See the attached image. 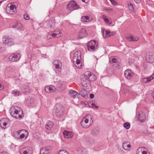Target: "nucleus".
Wrapping results in <instances>:
<instances>
[{
  "mask_svg": "<svg viewBox=\"0 0 154 154\" xmlns=\"http://www.w3.org/2000/svg\"><path fill=\"white\" fill-rule=\"evenodd\" d=\"M96 79L95 75L89 71L86 72L85 74L81 77V82L83 86H86L90 81H94Z\"/></svg>",
  "mask_w": 154,
  "mask_h": 154,
  "instance_id": "obj_1",
  "label": "nucleus"
},
{
  "mask_svg": "<svg viewBox=\"0 0 154 154\" xmlns=\"http://www.w3.org/2000/svg\"><path fill=\"white\" fill-rule=\"evenodd\" d=\"M10 114L13 117L19 119H21L23 116L22 109L20 107L16 106L11 107Z\"/></svg>",
  "mask_w": 154,
  "mask_h": 154,
  "instance_id": "obj_2",
  "label": "nucleus"
},
{
  "mask_svg": "<svg viewBox=\"0 0 154 154\" xmlns=\"http://www.w3.org/2000/svg\"><path fill=\"white\" fill-rule=\"evenodd\" d=\"M93 116L90 114H88L84 117L80 122L82 127L84 128H88L93 122Z\"/></svg>",
  "mask_w": 154,
  "mask_h": 154,
  "instance_id": "obj_3",
  "label": "nucleus"
},
{
  "mask_svg": "<svg viewBox=\"0 0 154 154\" xmlns=\"http://www.w3.org/2000/svg\"><path fill=\"white\" fill-rule=\"evenodd\" d=\"M81 53L80 51H77L74 54L72 61L76 68L80 69L82 68V64L80 63L81 60Z\"/></svg>",
  "mask_w": 154,
  "mask_h": 154,
  "instance_id": "obj_4",
  "label": "nucleus"
},
{
  "mask_svg": "<svg viewBox=\"0 0 154 154\" xmlns=\"http://www.w3.org/2000/svg\"><path fill=\"white\" fill-rule=\"evenodd\" d=\"M64 109L62 105L59 103L57 104L56 106L55 113L57 117H60L63 114Z\"/></svg>",
  "mask_w": 154,
  "mask_h": 154,
  "instance_id": "obj_5",
  "label": "nucleus"
},
{
  "mask_svg": "<svg viewBox=\"0 0 154 154\" xmlns=\"http://www.w3.org/2000/svg\"><path fill=\"white\" fill-rule=\"evenodd\" d=\"M88 49L90 51H96L97 48L98 43L95 40H92L88 42L87 44Z\"/></svg>",
  "mask_w": 154,
  "mask_h": 154,
  "instance_id": "obj_6",
  "label": "nucleus"
},
{
  "mask_svg": "<svg viewBox=\"0 0 154 154\" xmlns=\"http://www.w3.org/2000/svg\"><path fill=\"white\" fill-rule=\"evenodd\" d=\"M79 8V6L74 1H72L69 2L66 7L67 9L69 11H73Z\"/></svg>",
  "mask_w": 154,
  "mask_h": 154,
  "instance_id": "obj_7",
  "label": "nucleus"
},
{
  "mask_svg": "<svg viewBox=\"0 0 154 154\" xmlns=\"http://www.w3.org/2000/svg\"><path fill=\"white\" fill-rule=\"evenodd\" d=\"M16 7L15 5L14 4L9 5H7L6 7V10L7 13L12 14L16 11Z\"/></svg>",
  "mask_w": 154,
  "mask_h": 154,
  "instance_id": "obj_8",
  "label": "nucleus"
},
{
  "mask_svg": "<svg viewBox=\"0 0 154 154\" xmlns=\"http://www.w3.org/2000/svg\"><path fill=\"white\" fill-rule=\"evenodd\" d=\"M53 64L55 66V70L56 72H59L62 66L61 61L58 60H56L54 61Z\"/></svg>",
  "mask_w": 154,
  "mask_h": 154,
  "instance_id": "obj_9",
  "label": "nucleus"
},
{
  "mask_svg": "<svg viewBox=\"0 0 154 154\" xmlns=\"http://www.w3.org/2000/svg\"><path fill=\"white\" fill-rule=\"evenodd\" d=\"M111 64L114 67L119 68L120 67V63L117 59L113 57H111L110 58Z\"/></svg>",
  "mask_w": 154,
  "mask_h": 154,
  "instance_id": "obj_10",
  "label": "nucleus"
},
{
  "mask_svg": "<svg viewBox=\"0 0 154 154\" xmlns=\"http://www.w3.org/2000/svg\"><path fill=\"white\" fill-rule=\"evenodd\" d=\"M20 57L21 55L19 54H15L10 55L8 59L10 61L14 62L18 60Z\"/></svg>",
  "mask_w": 154,
  "mask_h": 154,
  "instance_id": "obj_11",
  "label": "nucleus"
},
{
  "mask_svg": "<svg viewBox=\"0 0 154 154\" xmlns=\"http://www.w3.org/2000/svg\"><path fill=\"white\" fill-rule=\"evenodd\" d=\"M2 41L4 44H7L8 46H11L13 44L12 40L8 36H5L2 38Z\"/></svg>",
  "mask_w": 154,
  "mask_h": 154,
  "instance_id": "obj_12",
  "label": "nucleus"
},
{
  "mask_svg": "<svg viewBox=\"0 0 154 154\" xmlns=\"http://www.w3.org/2000/svg\"><path fill=\"white\" fill-rule=\"evenodd\" d=\"M101 31L104 38L109 37L115 34L114 32H111L109 30H106L103 29H102Z\"/></svg>",
  "mask_w": 154,
  "mask_h": 154,
  "instance_id": "obj_13",
  "label": "nucleus"
},
{
  "mask_svg": "<svg viewBox=\"0 0 154 154\" xmlns=\"http://www.w3.org/2000/svg\"><path fill=\"white\" fill-rule=\"evenodd\" d=\"M32 152L31 149L28 147H24L20 150L21 154H32Z\"/></svg>",
  "mask_w": 154,
  "mask_h": 154,
  "instance_id": "obj_14",
  "label": "nucleus"
},
{
  "mask_svg": "<svg viewBox=\"0 0 154 154\" xmlns=\"http://www.w3.org/2000/svg\"><path fill=\"white\" fill-rule=\"evenodd\" d=\"M9 120L7 119H2L0 120V125L1 128L3 129L6 128V126L9 124Z\"/></svg>",
  "mask_w": 154,
  "mask_h": 154,
  "instance_id": "obj_15",
  "label": "nucleus"
},
{
  "mask_svg": "<svg viewBox=\"0 0 154 154\" xmlns=\"http://www.w3.org/2000/svg\"><path fill=\"white\" fill-rule=\"evenodd\" d=\"M133 75V73L131 70L127 69L124 72V75L128 79H130Z\"/></svg>",
  "mask_w": 154,
  "mask_h": 154,
  "instance_id": "obj_16",
  "label": "nucleus"
},
{
  "mask_svg": "<svg viewBox=\"0 0 154 154\" xmlns=\"http://www.w3.org/2000/svg\"><path fill=\"white\" fill-rule=\"evenodd\" d=\"M139 121L141 122H145L146 119V116L144 112H140L139 113L138 117Z\"/></svg>",
  "mask_w": 154,
  "mask_h": 154,
  "instance_id": "obj_17",
  "label": "nucleus"
},
{
  "mask_svg": "<svg viewBox=\"0 0 154 154\" xmlns=\"http://www.w3.org/2000/svg\"><path fill=\"white\" fill-rule=\"evenodd\" d=\"M56 90V88L52 85L46 86L45 87V91L48 93L53 92L55 91Z\"/></svg>",
  "mask_w": 154,
  "mask_h": 154,
  "instance_id": "obj_18",
  "label": "nucleus"
},
{
  "mask_svg": "<svg viewBox=\"0 0 154 154\" xmlns=\"http://www.w3.org/2000/svg\"><path fill=\"white\" fill-rule=\"evenodd\" d=\"M87 35L86 30L84 29H81L79 32L78 39H81L85 37Z\"/></svg>",
  "mask_w": 154,
  "mask_h": 154,
  "instance_id": "obj_19",
  "label": "nucleus"
},
{
  "mask_svg": "<svg viewBox=\"0 0 154 154\" xmlns=\"http://www.w3.org/2000/svg\"><path fill=\"white\" fill-rule=\"evenodd\" d=\"M50 152V150L48 147H42L40 150V154H49Z\"/></svg>",
  "mask_w": 154,
  "mask_h": 154,
  "instance_id": "obj_20",
  "label": "nucleus"
},
{
  "mask_svg": "<svg viewBox=\"0 0 154 154\" xmlns=\"http://www.w3.org/2000/svg\"><path fill=\"white\" fill-rule=\"evenodd\" d=\"M145 149H146L144 147H139L137 151V154H149L145 151Z\"/></svg>",
  "mask_w": 154,
  "mask_h": 154,
  "instance_id": "obj_21",
  "label": "nucleus"
},
{
  "mask_svg": "<svg viewBox=\"0 0 154 154\" xmlns=\"http://www.w3.org/2000/svg\"><path fill=\"white\" fill-rule=\"evenodd\" d=\"M68 94L71 97L73 98L78 97L79 95V93L77 92L72 90H70Z\"/></svg>",
  "mask_w": 154,
  "mask_h": 154,
  "instance_id": "obj_22",
  "label": "nucleus"
},
{
  "mask_svg": "<svg viewBox=\"0 0 154 154\" xmlns=\"http://www.w3.org/2000/svg\"><path fill=\"white\" fill-rule=\"evenodd\" d=\"M146 61L150 63H151L154 61V58L151 53H149L146 57Z\"/></svg>",
  "mask_w": 154,
  "mask_h": 154,
  "instance_id": "obj_23",
  "label": "nucleus"
},
{
  "mask_svg": "<svg viewBox=\"0 0 154 154\" xmlns=\"http://www.w3.org/2000/svg\"><path fill=\"white\" fill-rule=\"evenodd\" d=\"M54 33H51V36L53 37H59L61 36V32L59 29H57L55 30Z\"/></svg>",
  "mask_w": 154,
  "mask_h": 154,
  "instance_id": "obj_24",
  "label": "nucleus"
},
{
  "mask_svg": "<svg viewBox=\"0 0 154 154\" xmlns=\"http://www.w3.org/2000/svg\"><path fill=\"white\" fill-rule=\"evenodd\" d=\"M47 24L49 28H52L55 25L54 20L53 18H51L48 21H47Z\"/></svg>",
  "mask_w": 154,
  "mask_h": 154,
  "instance_id": "obj_25",
  "label": "nucleus"
},
{
  "mask_svg": "<svg viewBox=\"0 0 154 154\" xmlns=\"http://www.w3.org/2000/svg\"><path fill=\"white\" fill-rule=\"evenodd\" d=\"M154 78V73H153L151 76L147 78H143L142 82L144 83H147L150 82Z\"/></svg>",
  "mask_w": 154,
  "mask_h": 154,
  "instance_id": "obj_26",
  "label": "nucleus"
},
{
  "mask_svg": "<svg viewBox=\"0 0 154 154\" xmlns=\"http://www.w3.org/2000/svg\"><path fill=\"white\" fill-rule=\"evenodd\" d=\"M33 101L34 100L32 97H28L26 98V105L30 106L32 105Z\"/></svg>",
  "mask_w": 154,
  "mask_h": 154,
  "instance_id": "obj_27",
  "label": "nucleus"
},
{
  "mask_svg": "<svg viewBox=\"0 0 154 154\" xmlns=\"http://www.w3.org/2000/svg\"><path fill=\"white\" fill-rule=\"evenodd\" d=\"M122 146L125 150H130L129 148L131 147V146L128 142L125 141L123 144Z\"/></svg>",
  "mask_w": 154,
  "mask_h": 154,
  "instance_id": "obj_28",
  "label": "nucleus"
},
{
  "mask_svg": "<svg viewBox=\"0 0 154 154\" xmlns=\"http://www.w3.org/2000/svg\"><path fill=\"white\" fill-rule=\"evenodd\" d=\"M63 134L65 138H71L73 136V134L71 132H68L66 131H65L63 132Z\"/></svg>",
  "mask_w": 154,
  "mask_h": 154,
  "instance_id": "obj_29",
  "label": "nucleus"
},
{
  "mask_svg": "<svg viewBox=\"0 0 154 154\" xmlns=\"http://www.w3.org/2000/svg\"><path fill=\"white\" fill-rule=\"evenodd\" d=\"M53 125V124L52 122L49 121L46 124L45 127L48 130H50L52 128Z\"/></svg>",
  "mask_w": 154,
  "mask_h": 154,
  "instance_id": "obj_30",
  "label": "nucleus"
},
{
  "mask_svg": "<svg viewBox=\"0 0 154 154\" xmlns=\"http://www.w3.org/2000/svg\"><path fill=\"white\" fill-rule=\"evenodd\" d=\"M13 28H15L18 30H20L22 29V26L20 23H17L13 26Z\"/></svg>",
  "mask_w": 154,
  "mask_h": 154,
  "instance_id": "obj_31",
  "label": "nucleus"
},
{
  "mask_svg": "<svg viewBox=\"0 0 154 154\" xmlns=\"http://www.w3.org/2000/svg\"><path fill=\"white\" fill-rule=\"evenodd\" d=\"M79 95L80 94L83 97H85L86 95V91L84 89L81 88L79 91Z\"/></svg>",
  "mask_w": 154,
  "mask_h": 154,
  "instance_id": "obj_32",
  "label": "nucleus"
},
{
  "mask_svg": "<svg viewBox=\"0 0 154 154\" xmlns=\"http://www.w3.org/2000/svg\"><path fill=\"white\" fill-rule=\"evenodd\" d=\"M23 92L25 94L30 93V90L28 86H25L23 87Z\"/></svg>",
  "mask_w": 154,
  "mask_h": 154,
  "instance_id": "obj_33",
  "label": "nucleus"
},
{
  "mask_svg": "<svg viewBox=\"0 0 154 154\" xmlns=\"http://www.w3.org/2000/svg\"><path fill=\"white\" fill-rule=\"evenodd\" d=\"M81 21L83 22H88L89 21V17L88 16H83L82 17Z\"/></svg>",
  "mask_w": 154,
  "mask_h": 154,
  "instance_id": "obj_34",
  "label": "nucleus"
},
{
  "mask_svg": "<svg viewBox=\"0 0 154 154\" xmlns=\"http://www.w3.org/2000/svg\"><path fill=\"white\" fill-rule=\"evenodd\" d=\"M127 38L130 41H136L138 40L137 38H134L131 36H128L127 37Z\"/></svg>",
  "mask_w": 154,
  "mask_h": 154,
  "instance_id": "obj_35",
  "label": "nucleus"
},
{
  "mask_svg": "<svg viewBox=\"0 0 154 154\" xmlns=\"http://www.w3.org/2000/svg\"><path fill=\"white\" fill-rule=\"evenodd\" d=\"M12 93L14 96H18L19 95L20 92L17 90H14L12 91Z\"/></svg>",
  "mask_w": 154,
  "mask_h": 154,
  "instance_id": "obj_36",
  "label": "nucleus"
},
{
  "mask_svg": "<svg viewBox=\"0 0 154 154\" xmlns=\"http://www.w3.org/2000/svg\"><path fill=\"white\" fill-rule=\"evenodd\" d=\"M128 6L129 10L131 11H134V8L133 7V5L130 3H128Z\"/></svg>",
  "mask_w": 154,
  "mask_h": 154,
  "instance_id": "obj_37",
  "label": "nucleus"
},
{
  "mask_svg": "<svg viewBox=\"0 0 154 154\" xmlns=\"http://www.w3.org/2000/svg\"><path fill=\"white\" fill-rule=\"evenodd\" d=\"M123 126L126 129H129L130 127V124L129 123L126 122L124 124Z\"/></svg>",
  "mask_w": 154,
  "mask_h": 154,
  "instance_id": "obj_38",
  "label": "nucleus"
},
{
  "mask_svg": "<svg viewBox=\"0 0 154 154\" xmlns=\"http://www.w3.org/2000/svg\"><path fill=\"white\" fill-rule=\"evenodd\" d=\"M92 133L94 135H96L99 132V130L97 128H94L92 131Z\"/></svg>",
  "mask_w": 154,
  "mask_h": 154,
  "instance_id": "obj_39",
  "label": "nucleus"
},
{
  "mask_svg": "<svg viewBox=\"0 0 154 154\" xmlns=\"http://www.w3.org/2000/svg\"><path fill=\"white\" fill-rule=\"evenodd\" d=\"M102 18L104 20V21L106 22L107 23H109V21L108 19L106 17V16L104 15H103L102 17Z\"/></svg>",
  "mask_w": 154,
  "mask_h": 154,
  "instance_id": "obj_40",
  "label": "nucleus"
},
{
  "mask_svg": "<svg viewBox=\"0 0 154 154\" xmlns=\"http://www.w3.org/2000/svg\"><path fill=\"white\" fill-rule=\"evenodd\" d=\"M63 83V82L61 80H59L57 82V84L58 86H59L60 88H61V86H62Z\"/></svg>",
  "mask_w": 154,
  "mask_h": 154,
  "instance_id": "obj_41",
  "label": "nucleus"
},
{
  "mask_svg": "<svg viewBox=\"0 0 154 154\" xmlns=\"http://www.w3.org/2000/svg\"><path fill=\"white\" fill-rule=\"evenodd\" d=\"M21 131H23V132H25L26 134V136H28V132L25 130H20V131H19L18 132V134H19V133H20L21 132Z\"/></svg>",
  "mask_w": 154,
  "mask_h": 154,
  "instance_id": "obj_42",
  "label": "nucleus"
},
{
  "mask_svg": "<svg viewBox=\"0 0 154 154\" xmlns=\"http://www.w3.org/2000/svg\"><path fill=\"white\" fill-rule=\"evenodd\" d=\"M87 141L89 143H91L92 142H93V139L90 137H88Z\"/></svg>",
  "mask_w": 154,
  "mask_h": 154,
  "instance_id": "obj_43",
  "label": "nucleus"
},
{
  "mask_svg": "<svg viewBox=\"0 0 154 154\" xmlns=\"http://www.w3.org/2000/svg\"><path fill=\"white\" fill-rule=\"evenodd\" d=\"M23 17L26 20H28L29 19V17L27 14H24Z\"/></svg>",
  "mask_w": 154,
  "mask_h": 154,
  "instance_id": "obj_44",
  "label": "nucleus"
},
{
  "mask_svg": "<svg viewBox=\"0 0 154 154\" xmlns=\"http://www.w3.org/2000/svg\"><path fill=\"white\" fill-rule=\"evenodd\" d=\"M53 37H52L51 36V34H48L47 36V38L48 39H50L51 38H52Z\"/></svg>",
  "mask_w": 154,
  "mask_h": 154,
  "instance_id": "obj_45",
  "label": "nucleus"
},
{
  "mask_svg": "<svg viewBox=\"0 0 154 154\" xmlns=\"http://www.w3.org/2000/svg\"><path fill=\"white\" fill-rule=\"evenodd\" d=\"M91 107L93 108H95L96 109H97L98 108V106H96L95 104L93 103H91Z\"/></svg>",
  "mask_w": 154,
  "mask_h": 154,
  "instance_id": "obj_46",
  "label": "nucleus"
},
{
  "mask_svg": "<svg viewBox=\"0 0 154 154\" xmlns=\"http://www.w3.org/2000/svg\"><path fill=\"white\" fill-rule=\"evenodd\" d=\"M112 4L113 5H115L117 4L116 2L113 0H109Z\"/></svg>",
  "mask_w": 154,
  "mask_h": 154,
  "instance_id": "obj_47",
  "label": "nucleus"
},
{
  "mask_svg": "<svg viewBox=\"0 0 154 154\" xmlns=\"http://www.w3.org/2000/svg\"><path fill=\"white\" fill-rule=\"evenodd\" d=\"M25 136V134L24 133H23L22 134H21L20 136V138H19V139L20 138H21V139H23V138Z\"/></svg>",
  "mask_w": 154,
  "mask_h": 154,
  "instance_id": "obj_48",
  "label": "nucleus"
},
{
  "mask_svg": "<svg viewBox=\"0 0 154 154\" xmlns=\"http://www.w3.org/2000/svg\"><path fill=\"white\" fill-rule=\"evenodd\" d=\"M60 152H63L64 154H69L66 151L64 150H60Z\"/></svg>",
  "mask_w": 154,
  "mask_h": 154,
  "instance_id": "obj_49",
  "label": "nucleus"
},
{
  "mask_svg": "<svg viewBox=\"0 0 154 154\" xmlns=\"http://www.w3.org/2000/svg\"><path fill=\"white\" fill-rule=\"evenodd\" d=\"M94 97V95L93 94H90V97L91 99H93Z\"/></svg>",
  "mask_w": 154,
  "mask_h": 154,
  "instance_id": "obj_50",
  "label": "nucleus"
},
{
  "mask_svg": "<svg viewBox=\"0 0 154 154\" xmlns=\"http://www.w3.org/2000/svg\"><path fill=\"white\" fill-rule=\"evenodd\" d=\"M82 1L86 3H87L89 2V0H82Z\"/></svg>",
  "mask_w": 154,
  "mask_h": 154,
  "instance_id": "obj_51",
  "label": "nucleus"
},
{
  "mask_svg": "<svg viewBox=\"0 0 154 154\" xmlns=\"http://www.w3.org/2000/svg\"><path fill=\"white\" fill-rule=\"evenodd\" d=\"M0 154H8V153L7 152H0Z\"/></svg>",
  "mask_w": 154,
  "mask_h": 154,
  "instance_id": "obj_52",
  "label": "nucleus"
},
{
  "mask_svg": "<svg viewBox=\"0 0 154 154\" xmlns=\"http://www.w3.org/2000/svg\"><path fill=\"white\" fill-rule=\"evenodd\" d=\"M134 1L137 3H139L140 1V0H134Z\"/></svg>",
  "mask_w": 154,
  "mask_h": 154,
  "instance_id": "obj_53",
  "label": "nucleus"
},
{
  "mask_svg": "<svg viewBox=\"0 0 154 154\" xmlns=\"http://www.w3.org/2000/svg\"><path fill=\"white\" fill-rule=\"evenodd\" d=\"M3 88V87L2 86V85L0 84V91L2 90Z\"/></svg>",
  "mask_w": 154,
  "mask_h": 154,
  "instance_id": "obj_54",
  "label": "nucleus"
},
{
  "mask_svg": "<svg viewBox=\"0 0 154 154\" xmlns=\"http://www.w3.org/2000/svg\"><path fill=\"white\" fill-rule=\"evenodd\" d=\"M152 96L153 97L154 99V91H153L152 94Z\"/></svg>",
  "mask_w": 154,
  "mask_h": 154,
  "instance_id": "obj_55",
  "label": "nucleus"
},
{
  "mask_svg": "<svg viewBox=\"0 0 154 154\" xmlns=\"http://www.w3.org/2000/svg\"><path fill=\"white\" fill-rule=\"evenodd\" d=\"M144 64H145V63H143L144 67V68L145 69H146V66L145 65H144Z\"/></svg>",
  "mask_w": 154,
  "mask_h": 154,
  "instance_id": "obj_56",
  "label": "nucleus"
},
{
  "mask_svg": "<svg viewBox=\"0 0 154 154\" xmlns=\"http://www.w3.org/2000/svg\"><path fill=\"white\" fill-rule=\"evenodd\" d=\"M60 154H64V153L63 152H60Z\"/></svg>",
  "mask_w": 154,
  "mask_h": 154,
  "instance_id": "obj_57",
  "label": "nucleus"
},
{
  "mask_svg": "<svg viewBox=\"0 0 154 154\" xmlns=\"http://www.w3.org/2000/svg\"><path fill=\"white\" fill-rule=\"evenodd\" d=\"M2 2V1H0V3H1Z\"/></svg>",
  "mask_w": 154,
  "mask_h": 154,
  "instance_id": "obj_58",
  "label": "nucleus"
},
{
  "mask_svg": "<svg viewBox=\"0 0 154 154\" xmlns=\"http://www.w3.org/2000/svg\"><path fill=\"white\" fill-rule=\"evenodd\" d=\"M49 18V17H47V18Z\"/></svg>",
  "mask_w": 154,
  "mask_h": 154,
  "instance_id": "obj_59",
  "label": "nucleus"
},
{
  "mask_svg": "<svg viewBox=\"0 0 154 154\" xmlns=\"http://www.w3.org/2000/svg\"><path fill=\"white\" fill-rule=\"evenodd\" d=\"M26 137H25V139H26Z\"/></svg>",
  "mask_w": 154,
  "mask_h": 154,
  "instance_id": "obj_60",
  "label": "nucleus"
}]
</instances>
